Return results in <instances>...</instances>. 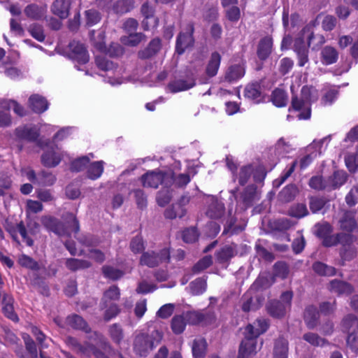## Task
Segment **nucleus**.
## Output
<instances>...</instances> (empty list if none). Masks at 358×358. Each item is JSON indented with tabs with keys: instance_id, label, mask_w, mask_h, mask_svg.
Masks as SVG:
<instances>
[{
	"instance_id": "f257e3e1",
	"label": "nucleus",
	"mask_w": 358,
	"mask_h": 358,
	"mask_svg": "<svg viewBox=\"0 0 358 358\" xmlns=\"http://www.w3.org/2000/svg\"><path fill=\"white\" fill-rule=\"evenodd\" d=\"M64 223L58 219L44 215L41 218L43 226L48 231H52L59 236H70L71 232L79 231V223L73 213H67L64 215Z\"/></svg>"
},
{
	"instance_id": "f03ea898",
	"label": "nucleus",
	"mask_w": 358,
	"mask_h": 358,
	"mask_svg": "<svg viewBox=\"0 0 358 358\" xmlns=\"http://www.w3.org/2000/svg\"><path fill=\"white\" fill-rule=\"evenodd\" d=\"M162 334L154 330L150 334L141 333L135 336L133 342L134 353L141 357H146L161 342Z\"/></svg>"
},
{
	"instance_id": "7ed1b4c3",
	"label": "nucleus",
	"mask_w": 358,
	"mask_h": 358,
	"mask_svg": "<svg viewBox=\"0 0 358 358\" xmlns=\"http://www.w3.org/2000/svg\"><path fill=\"white\" fill-rule=\"evenodd\" d=\"M303 38H297L294 45V52L297 55L298 59V65L299 66H303L306 64H307L309 61L308 59V49L304 43L303 38H307L308 40V45L310 46L313 41L314 39L318 40V45L317 47H313V50L317 49L320 45L324 43V36L319 35L315 36L313 31V26L308 24L302 30Z\"/></svg>"
},
{
	"instance_id": "20e7f679",
	"label": "nucleus",
	"mask_w": 358,
	"mask_h": 358,
	"mask_svg": "<svg viewBox=\"0 0 358 358\" xmlns=\"http://www.w3.org/2000/svg\"><path fill=\"white\" fill-rule=\"evenodd\" d=\"M315 90L308 86H303L301 90L300 96H293L292 107L300 112L297 117L300 120H307L310 117V103L313 101V92Z\"/></svg>"
},
{
	"instance_id": "39448f33",
	"label": "nucleus",
	"mask_w": 358,
	"mask_h": 358,
	"mask_svg": "<svg viewBox=\"0 0 358 358\" xmlns=\"http://www.w3.org/2000/svg\"><path fill=\"white\" fill-rule=\"evenodd\" d=\"M292 297V292L286 291L281 294L280 300L268 301L266 306L268 313L275 318L285 317L291 308Z\"/></svg>"
},
{
	"instance_id": "423d86ee",
	"label": "nucleus",
	"mask_w": 358,
	"mask_h": 358,
	"mask_svg": "<svg viewBox=\"0 0 358 358\" xmlns=\"http://www.w3.org/2000/svg\"><path fill=\"white\" fill-rule=\"evenodd\" d=\"M140 180L144 187L156 189L159 185L167 187L172 184L173 173L171 171H150L144 173L140 178Z\"/></svg>"
},
{
	"instance_id": "0eeeda50",
	"label": "nucleus",
	"mask_w": 358,
	"mask_h": 358,
	"mask_svg": "<svg viewBox=\"0 0 358 358\" xmlns=\"http://www.w3.org/2000/svg\"><path fill=\"white\" fill-rule=\"evenodd\" d=\"M170 252L167 248H164L159 252L147 251L144 252L140 258V264L153 268L159 266L163 262H169Z\"/></svg>"
},
{
	"instance_id": "6e6552de",
	"label": "nucleus",
	"mask_w": 358,
	"mask_h": 358,
	"mask_svg": "<svg viewBox=\"0 0 358 358\" xmlns=\"http://www.w3.org/2000/svg\"><path fill=\"white\" fill-rule=\"evenodd\" d=\"M247 252V245L232 243L221 248L215 252V256L219 263H225L236 255H244Z\"/></svg>"
},
{
	"instance_id": "1a4fd4ad",
	"label": "nucleus",
	"mask_w": 358,
	"mask_h": 358,
	"mask_svg": "<svg viewBox=\"0 0 358 358\" xmlns=\"http://www.w3.org/2000/svg\"><path fill=\"white\" fill-rule=\"evenodd\" d=\"M5 229L10 235L13 240L17 243L20 244V241L17 236V234H20L22 240L28 246H32L34 245V241L29 235L30 234L29 229H27L23 221H20L17 224L6 222Z\"/></svg>"
},
{
	"instance_id": "9d476101",
	"label": "nucleus",
	"mask_w": 358,
	"mask_h": 358,
	"mask_svg": "<svg viewBox=\"0 0 358 358\" xmlns=\"http://www.w3.org/2000/svg\"><path fill=\"white\" fill-rule=\"evenodd\" d=\"M194 32V26L192 23L186 25L185 31H181L177 37L176 50L179 55H182L186 49L192 46L194 38L192 34Z\"/></svg>"
},
{
	"instance_id": "9b49d317",
	"label": "nucleus",
	"mask_w": 358,
	"mask_h": 358,
	"mask_svg": "<svg viewBox=\"0 0 358 358\" xmlns=\"http://www.w3.org/2000/svg\"><path fill=\"white\" fill-rule=\"evenodd\" d=\"M22 173L29 181L41 185L49 186L55 182V177L51 173L44 171L36 175L34 170L27 168L22 170Z\"/></svg>"
},
{
	"instance_id": "f8f14e48",
	"label": "nucleus",
	"mask_w": 358,
	"mask_h": 358,
	"mask_svg": "<svg viewBox=\"0 0 358 358\" xmlns=\"http://www.w3.org/2000/svg\"><path fill=\"white\" fill-rule=\"evenodd\" d=\"M69 57L79 63L85 64L89 61V55L85 45L76 41L69 45Z\"/></svg>"
},
{
	"instance_id": "ddd939ff",
	"label": "nucleus",
	"mask_w": 358,
	"mask_h": 358,
	"mask_svg": "<svg viewBox=\"0 0 358 358\" xmlns=\"http://www.w3.org/2000/svg\"><path fill=\"white\" fill-rule=\"evenodd\" d=\"M352 243L353 236L345 233L330 234L322 240V245L324 247H333L338 244L347 245L348 244H352Z\"/></svg>"
},
{
	"instance_id": "4468645a",
	"label": "nucleus",
	"mask_w": 358,
	"mask_h": 358,
	"mask_svg": "<svg viewBox=\"0 0 358 358\" xmlns=\"http://www.w3.org/2000/svg\"><path fill=\"white\" fill-rule=\"evenodd\" d=\"M268 320L264 318L257 319L253 324H248L245 329L244 335L255 339L264 334L268 327Z\"/></svg>"
},
{
	"instance_id": "2eb2a0df",
	"label": "nucleus",
	"mask_w": 358,
	"mask_h": 358,
	"mask_svg": "<svg viewBox=\"0 0 358 358\" xmlns=\"http://www.w3.org/2000/svg\"><path fill=\"white\" fill-rule=\"evenodd\" d=\"M256 347L257 341L245 336L240 344L238 358H252L257 352Z\"/></svg>"
},
{
	"instance_id": "dca6fc26",
	"label": "nucleus",
	"mask_w": 358,
	"mask_h": 358,
	"mask_svg": "<svg viewBox=\"0 0 358 358\" xmlns=\"http://www.w3.org/2000/svg\"><path fill=\"white\" fill-rule=\"evenodd\" d=\"M61 154L57 146L48 147L41 156V162L45 166L55 167L61 161Z\"/></svg>"
},
{
	"instance_id": "f3484780",
	"label": "nucleus",
	"mask_w": 358,
	"mask_h": 358,
	"mask_svg": "<svg viewBox=\"0 0 358 358\" xmlns=\"http://www.w3.org/2000/svg\"><path fill=\"white\" fill-rule=\"evenodd\" d=\"M340 228L344 231L352 232L358 227V221L355 219V212L345 211L339 220Z\"/></svg>"
},
{
	"instance_id": "a211bd4d",
	"label": "nucleus",
	"mask_w": 358,
	"mask_h": 358,
	"mask_svg": "<svg viewBox=\"0 0 358 358\" xmlns=\"http://www.w3.org/2000/svg\"><path fill=\"white\" fill-rule=\"evenodd\" d=\"M13 303L14 299L10 294H8L7 293H4L3 294L2 311L3 314L10 320L14 322H17L18 317L17 314L15 313Z\"/></svg>"
},
{
	"instance_id": "6ab92c4d",
	"label": "nucleus",
	"mask_w": 358,
	"mask_h": 358,
	"mask_svg": "<svg viewBox=\"0 0 358 358\" xmlns=\"http://www.w3.org/2000/svg\"><path fill=\"white\" fill-rule=\"evenodd\" d=\"M329 289L338 295H348L354 290L350 283L338 280H331L329 285Z\"/></svg>"
},
{
	"instance_id": "aec40b11",
	"label": "nucleus",
	"mask_w": 358,
	"mask_h": 358,
	"mask_svg": "<svg viewBox=\"0 0 358 358\" xmlns=\"http://www.w3.org/2000/svg\"><path fill=\"white\" fill-rule=\"evenodd\" d=\"M160 49L161 41L156 38L152 39L145 49L140 50L138 56L141 59H148L156 55Z\"/></svg>"
},
{
	"instance_id": "412c9836",
	"label": "nucleus",
	"mask_w": 358,
	"mask_h": 358,
	"mask_svg": "<svg viewBox=\"0 0 358 358\" xmlns=\"http://www.w3.org/2000/svg\"><path fill=\"white\" fill-rule=\"evenodd\" d=\"M70 0H55L52 5V12L61 19H65L69 16Z\"/></svg>"
},
{
	"instance_id": "4be33fe9",
	"label": "nucleus",
	"mask_w": 358,
	"mask_h": 358,
	"mask_svg": "<svg viewBox=\"0 0 358 358\" xmlns=\"http://www.w3.org/2000/svg\"><path fill=\"white\" fill-rule=\"evenodd\" d=\"M29 106L36 113H42L48 108L47 100L38 94H33L29 97Z\"/></svg>"
},
{
	"instance_id": "5701e85b",
	"label": "nucleus",
	"mask_w": 358,
	"mask_h": 358,
	"mask_svg": "<svg viewBox=\"0 0 358 358\" xmlns=\"http://www.w3.org/2000/svg\"><path fill=\"white\" fill-rule=\"evenodd\" d=\"M120 296V289L115 285L110 286L103 293V296L101 299V302L100 304L101 308L104 309L105 308H107L108 303H110V302L112 301L119 300Z\"/></svg>"
},
{
	"instance_id": "b1692460",
	"label": "nucleus",
	"mask_w": 358,
	"mask_h": 358,
	"mask_svg": "<svg viewBox=\"0 0 358 358\" xmlns=\"http://www.w3.org/2000/svg\"><path fill=\"white\" fill-rule=\"evenodd\" d=\"M273 40L271 37L263 38L259 43L257 55L262 60L268 57L272 51Z\"/></svg>"
},
{
	"instance_id": "393cba45",
	"label": "nucleus",
	"mask_w": 358,
	"mask_h": 358,
	"mask_svg": "<svg viewBox=\"0 0 358 358\" xmlns=\"http://www.w3.org/2000/svg\"><path fill=\"white\" fill-rule=\"evenodd\" d=\"M15 132L18 138L29 141H36L39 135L38 130L35 127L28 126L19 127L16 129Z\"/></svg>"
},
{
	"instance_id": "a878e982",
	"label": "nucleus",
	"mask_w": 358,
	"mask_h": 358,
	"mask_svg": "<svg viewBox=\"0 0 358 358\" xmlns=\"http://www.w3.org/2000/svg\"><path fill=\"white\" fill-rule=\"evenodd\" d=\"M288 341L282 338H278L274 343L273 358H287Z\"/></svg>"
},
{
	"instance_id": "bb28decb",
	"label": "nucleus",
	"mask_w": 358,
	"mask_h": 358,
	"mask_svg": "<svg viewBox=\"0 0 358 358\" xmlns=\"http://www.w3.org/2000/svg\"><path fill=\"white\" fill-rule=\"evenodd\" d=\"M141 13L145 17V20L143 21L145 30H148L150 27H154L157 25V20L153 16L152 8L147 3L143 4Z\"/></svg>"
},
{
	"instance_id": "cd10ccee",
	"label": "nucleus",
	"mask_w": 358,
	"mask_h": 358,
	"mask_svg": "<svg viewBox=\"0 0 358 358\" xmlns=\"http://www.w3.org/2000/svg\"><path fill=\"white\" fill-rule=\"evenodd\" d=\"M224 213V204L217 200H213L206 211L207 216L212 219L220 218Z\"/></svg>"
},
{
	"instance_id": "c85d7f7f",
	"label": "nucleus",
	"mask_w": 358,
	"mask_h": 358,
	"mask_svg": "<svg viewBox=\"0 0 358 358\" xmlns=\"http://www.w3.org/2000/svg\"><path fill=\"white\" fill-rule=\"evenodd\" d=\"M45 6H39L36 4H29L24 8V13L27 17L33 20H40L46 13Z\"/></svg>"
},
{
	"instance_id": "c756f323",
	"label": "nucleus",
	"mask_w": 358,
	"mask_h": 358,
	"mask_svg": "<svg viewBox=\"0 0 358 358\" xmlns=\"http://www.w3.org/2000/svg\"><path fill=\"white\" fill-rule=\"evenodd\" d=\"M193 80H177L170 83L168 85L169 90L172 93H176L181 91L187 90L194 86Z\"/></svg>"
},
{
	"instance_id": "7c9ffc66",
	"label": "nucleus",
	"mask_w": 358,
	"mask_h": 358,
	"mask_svg": "<svg viewBox=\"0 0 358 358\" xmlns=\"http://www.w3.org/2000/svg\"><path fill=\"white\" fill-rule=\"evenodd\" d=\"M348 175L343 171H336L327 180L329 188L336 189L343 185L347 180Z\"/></svg>"
},
{
	"instance_id": "2f4dec72",
	"label": "nucleus",
	"mask_w": 358,
	"mask_h": 358,
	"mask_svg": "<svg viewBox=\"0 0 358 358\" xmlns=\"http://www.w3.org/2000/svg\"><path fill=\"white\" fill-rule=\"evenodd\" d=\"M322 62L325 65L335 63L338 57L337 50L331 46H325L321 52Z\"/></svg>"
},
{
	"instance_id": "473e14b6",
	"label": "nucleus",
	"mask_w": 358,
	"mask_h": 358,
	"mask_svg": "<svg viewBox=\"0 0 358 358\" xmlns=\"http://www.w3.org/2000/svg\"><path fill=\"white\" fill-rule=\"evenodd\" d=\"M319 313L315 306H308L304 312V320L309 329H313L317 322Z\"/></svg>"
},
{
	"instance_id": "72a5a7b5",
	"label": "nucleus",
	"mask_w": 358,
	"mask_h": 358,
	"mask_svg": "<svg viewBox=\"0 0 358 358\" xmlns=\"http://www.w3.org/2000/svg\"><path fill=\"white\" fill-rule=\"evenodd\" d=\"M343 330L350 334H357L358 332V319L353 315H347L342 322Z\"/></svg>"
},
{
	"instance_id": "f704fd0d",
	"label": "nucleus",
	"mask_w": 358,
	"mask_h": 358,
	"mask_svg": "<svg viewBox=\"0 0 358 358\" xmlns=\"http://www.w3.org/2000/svg\"><path fill=\"white\" fill-rule=\"evenodd\" d=\"M66 322L73 329L82 330L86 333L90 331V328L87 322L79 315H73L69 316L66 318Z\"/></svg>"
},
{
	"instance_id": "c9c22d12",
	"label": "nucleus",
	"mask_w": 358,
	"mask_h": 358,
	"mask_svg": "<svg viewBox=\"0 0 358 358\" xmlns=\"http://www.w3.org/2000/svg\"><path fill=\"white\" fill-rule=\"evenodd\" d=\"M221 56L217 52H213L211 55L210 61L206 67V74L208 77H214L218 71L220 65Z\"/></svg>"
},
{
	"instance_id": "e433bc0d",
	"label": "nucleus",
	"mask_w": 358,
	"mask_h": 358,
	"mask_svg": "<svg viewBox=\"0 0 358 358\" xmlns=\"http://www.w3.org/2000/svg\"><path fill=\"white\" fill-rule=\"evenodd\" d=\"M187 324H199L205 322L207 315L199 311H187L182 313Z\"/></svg>"
},
{
	"instance_id": "4c0bfd02",
	"label": "nucleus",
	"mask_w": 358,
	"mask_h": 358,
	"mask_svg": "<svg viewBox=\"0 0 358 358\" xmlns=\"http://www.w3.org/2000/svg\"><path fill=\"white\" fill-rule=\"evenodd\" d=\"M207 288L206 280L203 278H198L189 285V292L192 295H201Z\"/></svg>"
},
{
	"instance_id": "58836bf2",
	"label": "nucleus",
	"mask_w": 358,
	"mask_h": 358,
	"mask_svg": "<svg viewBox=\"0 0 358 358\" xmlns=\"http://www.w3.org/2000/svg\"><path fill=\"white\" fill-rule=\"evenodd\" d=\"M303 339L313 347H324L329 345V342L325 338L313 332L304 334Z\"/></svg>"
},
{
	"instance_id": "ea45409f",
	"label": "nucleus",
	"mask_w": 358,
	"mask_h": 358,
	"mask_svg": "<svg viewBox=\"0 0 358 358\" xmlns=\"http://www.w3.org/2000/svg\"><path fill=\"white\" fill-rule=\"evenodd\" d=\"M245 74V69L241 65H234L229 67L225 74V80L228 82H234L242 78Z\"/></svg>"
},
{
	"instance_id": "a19ab883",
	"label": "nucleus",
	"mask_w": 358,
	"mask_h": 358,
	"mask_svg": "<svg viewBox=\"0 0 358 358\" xmlns=\"http://www.w3.org/2000/svg\"><path fill=\"white\" fill-rule=\"evenodd\" d=\"M65 264L67 268L72 271L87 268L91 266V263L89 261L75 258L67 259Z\"/></svg>"
},
{
	"instance_id": "79ce46f5",
	"label": "nucleus",
	"mask_w": 358,
	"mask_h": 358,
	"mask_svg": "<svg viewBox=\"0 0 358 358\" xmlns=\"http://www.w3.org/2000/svg\"><path fill=\"white\" fill-rule=\"evenodd\" d=\"M207 343L205 339L199 338L194 340L192 349L193 356L196 358L203 357L206 352Z\"/></svg>"
},
{
	"instance_id": "37998d69",
	"label": "nucleus",
	"mask_w": 358,
	"mask_h": 358,
	"mask_svg": "<svg viewBox=\"0 0 358 358\" xmlns=\"http://www.w3.org/2000/svg\"><path fill=\"white\" fill-rule=\"evenodd\" d=\"M186 213L185 208L176 203L165 210L164 216L168 219L181 218L185 215Z\"/></svg>"
},
{
	"instance_id": "c03bdc74",
	"label": "nucleus",
	"mask_w": 358,
	"mask_h": 358,
	"mask_svg": "<svg viewBox=\"0 0 358 358\" xmlns=\"http://www.w3.org/2000/svg\"><path fill=\"white\" fill-rule=\"evenodd\" d=\"M108 333L111 340L116 344L119 345L124 338V331L117 323L113 324L108 327Z\"/></svg>"
},
{
	"instance_id": "a18cd8bd",
	"label": "nucleus",
	"mask_w": 358,
	"mask_h": 358,
	"mask_svg": "<svg viewBox=\"0 0 358 358\" xmlns=\"http://www.w3.org/2000/svg\"><path fill=\"white\" fill-rule=\"evenodd\" d=\"M103 171V162L98 161L90 164L87 169V177L96 180L101 177Z\"/></svg>"
},
{
	"instance_id": "49530a36",
	"label": "nucleus",
	"mask_w": 358,
	"mask_h": 358,
	"mask_svg": "<svg viewBox=\"0 0 358 358\" xmlns=\"http://www.w3.org/2000/svg\"><path fill=\"white\" fill-rule=\"evenodd\" d=\"M298 189L294 185H288L279 193V198L283 202H289L294 199Z\"/></svg>"
},
{
	"instance_id": "de8ad7c7",
	"label": "nucleus",
	"mask_w": 358,
	"mask_h": 358,
	"mask_svg": "<svg viewBox=\"0 0 358 358\" xmlns=\"http://www.w3.org/2000/svg\"><path fill=\"white\" fill-rule=\"evenodd\" d=\"M244 96L249 99L259 102L261 96L259 85L258 83H251L248 85L244 90Z\"/></svg>"
},
{
	"instance_id": "09e8293b",
	"label": "nucleus",
	"mask_w": 358,
	"mask_h": 358,
	"mask_svg": "<svg viewBox=\"0 0 358 358\" xmlns=\"http://www.w3.org/2000/svg\"><path fill=\"white\" fill-rule=\"evenodd\" d=\"M145 38V35L142 33H134L131 34L129 36H122L120 41L125 45L135 47L144 40Z\"/></svg>"
},
{
	"instance_id": "8fccbe9b",
	"label": "nucleus",
	"mask_w": 358,
	"mask_h": 358,
	"mask_svg": "<svg viewBox=\"0 0 358 358\" xmlns=\"http://www.w3.org/2000/svg\"><path fill=\"white\" fill-rule=\"evenodd\" d=\"M314 271L320 275L332 276L336 274V268L322 262H317L313 265Z\"/></svg>"
},
{
	"instance_id": "3c124183",
	"label": "nucleus",
	"mask_w": 358,
	"mask_h": 358,
	"mask_svg": "<svg viewBox=\"0 0 358 358\" xmlns=\"http://www.w3.org/2000/svg\"><path fill=\"white\" fill-rule=\"evenodd\" d=\"M271 100L275 106L283 107L287 104V96L283 90L275 89L272 92Z\"/></svg>"
},
{
	"instance_id": "603ef678",
	"label": "nucleus",
	"mask_w": 358,
	"mask_h": 358,
	"mask_svg": "<svg viewBox=\"0 0 358 358\" xmlns=\"http://www.w3.org/2000/svg\"><path fill=\"white\" fill-rule=\"evenodd\" d=\"M187 322L183 315H175L171 320V329L176 334H180L185 329Z\"/></svg>"
},
{
	"instance_id": "864d4df0",
	"label": "nucleus",
	"mask_w": 358,
	"mask_h": 358,
	"mask_svg": "<svg viewBox=\"0 0 358 358\" xmlns=\"http://www.w3.org/2000/svg\"><path fill=\"white\" fill-rule=\"evenodd\" d=\"M212 264V257L210 255L205 256L193 266L192 271L194 274H198L208 268Z\"/></svg>"
},
{
	"instance_id": "5fc2aeb1",
	"label": "nucleus",
	"mask_w": 358,
	"mask_h": 358,
	"mask_svg": "<svg viewBox=\"0 0 358 358\" xmlns=\"http://www.w3.org/2000/svg\"><path fill=\"white\" fill-rule=\"evenodd\" d=\"M134 7L131 0H119L113 5V10L116 13L124 14L129 12Z\"/></svg>"
},
{
	"instance_id": "6e6d98bb",
	"label": "nucleus",
	"mask_w": 358,
	"mask_h": 358,
	"mask_svg": "<svg viewBox=\"0 0 358 358\" xmlns=\"http://www.w3.org/2000/svg\"><path fill=\"white\" fill-rule=\"evenodd\" d=\"M340 256L343 262L342 265H344V262L350 261L356 256V249L352 246V244L341 245Z\"/></svg>"
},
{
	"instance_id": "4d7b16f0",
	"label": "nucleus",
	"mask_w": 358,
	"mask_h": 358,
	"mask_svg": "<svg viewBox=\"0 0 358 358\" xmlns=\"http://www.w3.org/2000/svg\"><path fill=\"white\" fill-rule=\"evenodd\" d=\"M30 34L37 41L42 42L45 40V34L43 27L38 24H32L28 29Z\"/></svg>"
},
{
	"instance_id": "13d9d810",
	"label": "nucleus",
	"mask_w": 358,
	"mask_h": 358,
	"mask_svg": "<svg viewBox=\"0 0 358 358\" xmlns=\"http://www.w3.org/2000/svg\"><path fill=\"white\" fill-rule=\"evenodd\" d=\"M102 271L106 278L113 280H117L123 275L122 271L109 266H103Z\"/></svg>"
},
{
	"instance_id": "bf43d9fd",
	"label": "nucleus",
	"mask_w": 358,
	"mask_h": 358,
	"mask_svg": "<svg viewBox=\"0 0 358 358\" xmlns=\"http://www.w3.org/2000/svg\"><path fill=\"white\" fill-rule=\"evenodd\" d=\"M90 162V158L87 156H84L72 162L71 165V170L72 171L79 172L83 171L87 167Z\"/></svg>"
},
{
	"instance_id": "052dcab7",
	"label": "nucleus",
	"mask_w": 358,
	"mask_h": 358,
	"mask_svg": "<svg viewBox=\"0 0 358 358\" xmlns=\"http://www.w3.org/2000/svg\"><path fill=\"white\" fill-rule=\"evenodd\" d=\"M19 263L21 266L30 268L31 270L36 271L39 269L38 262L26 255H22L20 257Z\"/></svg>"
},
{
	"instance_id": "680f3d73",
	"label": "nucleus",
	"mask_w": 358,
	"mask_h": 358,
	"mask_svg": "<svg viewBox=\"0 0 358 358\" xmlns=\"http://www.w3.org/2000/svg\"><path fill=\"white\" fill-rule=\"evenodd\" d=\"M43 206L38 201L28 199L26 203V213L29 215L31 213H38L43 210Z\"/></svg>"
},
{
	"instance_id": "e2e57ef3",
	"label": "nucleus",
	"mask_w": 358,
	"mask_h": 358,
	"mask_svg": "<svg viewBox=\"0 0 358 358\" xmlns=\"http://www.w3.org/2000/svg\"><path fill=\"white\" fill-rule=\"evenodd\" d=\"M23 339L27 350L29 353L31 358H38V352L34 341L28 334L23 335Z\"/></svg>"
},
{
	"instance_id": "0e129e2a",
	"label": "nucleus",
	"mask_w": 358,
	"mask_h": 358,
	"mask_svg": "<svg viewBox=\"0 0 358 358\" xmlns=\"http://www.w3.org/2000/svg\"><path fill=\"white\" fill-rule=\"evenodd\" d=\"M85 17L87 24L93 26L100 21L101 15L97 10L90 9L85 11Z\"/></svg>"
},
{
	"instance_id": "69168bd1",
	"label": "nucleus",
	"mask_w": 358,
	"mask_h": 358,
	"mask_svg": "<svg viewBox=\"0 0 358 358\" xmlns=\"http://www.w3.org/2000/svg\"><path fill=\"white\" fill-rule=\"evenodd\" d=\"M308 209L304 204H296L289 210V215L292 217L301 218L308 215Z\"/></svg>"
},
{
	"instance_id": "338daca9",
	"label": "nucleus",
	"mask_w": 358,
	"mask_h": 358,
	"mask_svg": "<svg viewBox=\"0 0 358 358\" xmlns=\"http://www.w3.org/2000/svg\"><path fill=\"white\" fill-rule=\"evenodd\" d=\"M347 349L351 352L358 354V335L350 334L346 338Z\"/></svg>"
},
{
	"instance_id": "774afa93",
	"label": "nucleus",
	"mask_w": 358,
	"mask_h": 358,
	"mask_svg": "<svg viewBox=\"0 0 358 358\" xmlns=\"http://www.w3.org/2000/svg\"><path fill=\"white\" fill-rule=\"evenodd\" d=\"M346 203L352 207L358 203V185H355L345 196Z\"/></svg>"
}]
</instances>
